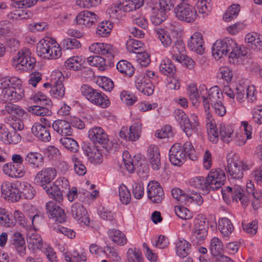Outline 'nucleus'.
<instances>
[{"label":"nucleus","mask_w":262,"mask_h":262,"mask_svg":"<svg viewBox=\"0 0 262 262\" xmlns=\"http://www.w3.org/2000/svg\"><path fill=\"white\" fill-rule=\"evenodd\" d=\"M204 44L202 35L199 32H195L188 41L187 46L192 51L202 55L204 52Z\"/></svg>","instance_id":"nucleus-23"},{"label":"nucleus","mask_w":262,"mask_h":262,"mask_svg":"<svg viewBox=\"0 0 262 262\" xmlns=\"http://www.w3.org/2000/svg\"><path fill=\"white\" fill-rule=\"evenodd\" d=\"M25 161L33 168L39 169L42 167L44 159L42 155L37 152H29L25 158Z\"/></svg>","instance_id":"nucleus-29"},{"label":"nucleus","mask_w":262,"mask_h":262,"mask_svg":"<svg viewBox=\"0 0 262 262\" xmlns=\"http://www.w3.org/2000/svg\"><path fill=\"white\" fill-rule=\"evenodd\" d=\"M21 81L17 77H5L0 80L1 85L9 88H20Z\"/></svg>","instance_id":"nucleus-59"},{"label":"nucleus","mask_w":262,"mask_h":262,"mask_svg":"<svg viewBox=\"0 0 262 262\" xmlns=\"http://www.w3.org/2000/svg\"><path fill=\"white\" fill-rule=\"evenodd\" d=\"M239 11L240 6L239 5H232L228 8L226 13L224 14L223 19L226 21H231L232 19L237 17Z\"/></svg>","instance_id":"nucleus-57"},{"label":"nucleus","mask_w":262,"mask_h":262,"mask_svg":"<svg viewBox=\"0 0 262 262\" xmlns=\"http://www.w3.org/2000/svg\"><path fill=\"white\" fill-rule=\"evenodd\" d=\"M147 193L148 199L154 203H161L164 198L163 188L156 181H151L148 183Z\"/></svg>","instance_id":"nucleus-14"},{"label":"nucleus","mask_w":262,"mask_h":262,"mask_svg":"<svg viewBox=\"0 0 262 262\" xmlns=\"http://www.w3.org/2000/svg\"><path fill=\"white\" fill-rule=\"evenodd\" d=\"M218 229L224 238L229 237L234 231V226L227 217H222L218 222Z\"/></svg>","instance_id":"nucleus-34"},{"label":"nucleus","mask_w":262,"mask_h":262,"mask_svg":"<svg viewBox=\"0 0 262 262\" xmlns=\"http://www.w3.org/2000/svg\"><path fill=\"white\" fill-rule=\"evenodd\" d=\"M85 62V58L82 57L76 56L69 58L65 61V66L70 69L74 71L80 70Z\"/></svg>","instance_id":"nucleus-40"},{"label":"nucleus","mask_w":262,"mask_h":262,"mask_svg":"<svg viewBox=\"0 0 262 262\" xmlns=\"http://www.w3.org/2000/svg\"><path fill=\"white\" fill-rule=\"evenodd\" d=\"M52 127L56 132L62 136H72L73 129L69 122L57 120L53 123Z\"/></svg>","instance_id":"nucleus-28"},{"label":"nucleus","mask_w":262,"mask_h":262,"mask_svg":"<svg viewBox=\"0 0 262 262\" xmlns=\"http://www.w3.org/2000/svg\"><path fill=\"white\" fill-rule=\"evenodd\" d=\"M113 25L110 21H103L98 25L96 33L98 36L104 37L110 34Z\"/></svg>","instance_id":"nucleus-54"},{"label":"nucleus","mask_w":262,"mask_h":262,"mask_svg":"<svg viewBox=\"0 0 262 262\" xmlns=\"http://www.w3.org/2000/svg\"><path fill=\"white\" fill-rule=\"evenodd\" d=\"M229 62L233 64L238 63L242 59V58L247 54L246 51L243 50L242 48L238 46L236 42L235 46L232 48L230 51L228 53Z\"/></svg>","instance_id":"nucleus-36"},{"label":"nucleus","mask_w":262,"mask_h":262,"mask_svg":"<svg viewBox=\"0 0 262 262\" xmlns=\"http://www.w3.org/2000/svg\"><path fill=\"white\" fill-rule=\"evenodd\" d=\"M191 245L186 240L179 238L176 242V251L177 254L181 257H186L190 252Z\"/></svg>","instance_id":"nucleus-38"},{"label":"nucleus","mask_w":262,"mask_h":262,"mask_svg":"<svg viewBox=\"0 0 262 262\" xmlns=\"http://www.w3.org/2000/svg\"><path fill=\"white\" fill-rule=\"evenodd\" d=\"M226 190L227 192L229 193V195H231L233 201L236 202L240 201L241 204L244 206L247 205L249 199L248 197L245 194L244 190L240 185H234L233 188L228 186L226 188Z\"/></svg>","instance_id":"nucleus-24"},{"label":"nucleus","mask_w":262,"mask_h":262,"mask_svg":"<svg viewBox=\"0 0 262 262\" xmlns=\"http://www.w3.org/2000/svg\"><path fill=\"white\" fill-rule=\"evenodd\" d=\"M54 39L50 37H45L41 39L36 46V53L39 57L46 59L49 55L48 53L52 46Z\"/></svg>","instance_id":"nucleus-30"},{"label":"nucleus","mask_w":262,"mask_h":262,"mask_svg":"<svg viewBox=\"0 0 262 262\" xmlns=\"http://www.w3.org/2000/svg\"><path fill=\"white\" fill-rule=\"evenodd\" d=\"M191 239L194 244L201 245L205 241L207 234L208 226L202 215H199L194 219Z\"/></svg>","instance_id":"nucleus-7"},{"label":"nucleus","mask_w":262,"mask_h":262,"mask_svg":"<svg viewBox=\"0 0 262 262\" xmlns=\"http://www.w3.org/2000/svg\"><path fill=\"white\" fill-rule=\"evenodd\" d=\"M137 89L143 94L147 96L152 95L154 91V85L151 80L145 76H140L135 80Z\"/></svg>","instance_id":"nucleus-21"},{"label":"nucleus","mask_w":262,"mask_h":262,"mask_svg":"<svg viewBox=\"0 0 262 262\" xmlns=\"http://www.w3.org/2000/svg\"><path fill=\"white\" fill-rule=\"evenodd\" d=\"M1 139L5 144H15L20 141L21 137L19 133L15 131L10 133L6 130L2 133Z\"/></svg>","instance_id":"nucleus-43"},{"label":"nucleus","mask_w":262,"mask_h":262,"mask_svg":"<svg viewBox=\"0 0 262 262\" xmlns=\"http://www.w3.org/2000/svg\"><path fill=\"white\" fill-rule=\"evenodd\" d=\"M211 0H199L198 2L197 7L199 14L202 15L203 17L207 16L212 9Z\"/></svg>","instance_id":"nucleus-55"},{"label":"nucleus","mask_w":262,"mask_h":262,"mask_svg":"<svg viewBox=\"0 0 262 262\" xmlns=\"http://www.w3.org/2000/svg\"><path fill=\"white\" fill-rule=\"evenodd\" d=\"M47 194L49 197L55 201L60 203L63 200V194L60 188L56 186L54 183L52 185H48L46 189Z\"/></svg>","instance_id":"nucleus-42"},{"label":"nucleus","mask_w":262,"mask_h":262,"mask_svg":"<svg viewBox=\"0 0 262 262\" xmlns=\"http://www.w3.org/2000/svg\"><path fill=\"white\" fill-rule=\"evenodd\" d=\"M122 1L118 4L112 5L108 9V12L112 18L119 19L121 18L124 12H127L122 7Z\"/></svg>","instance_id":"nucleus-53"},{"label":"nucleus","mask_w":262,"mask_h":262,"mask_svg":"<svg viewBox=\"0 0 262 262\" xmlns=\"http://www.w3.org/2000/svg\"><path fill=\"white\" fill-rule=\"evenodd\" d=\"M226 181L224 171L220 169H212L206 178L195 177L189 180V184L195 188L202 190L208 193L210 190H215L221 188Z\"/></svg>","instance_id":"nucleus-1"},{"label":"nucleus","mask_w":262,"mask_h":262,"mask_svg":"<svg viewBox=\"0 0 262 262\" xmlns=\"http://www.w3.org/2000/svg\"><path fill=\"white\" fill-rule=\"evenodd\" d=\"M167 14L160 10L159 7L154 8L150 16V21L155 25H159L166 20Z\"/></svg>","instance_id":"nucleus-50"},{"label":"nucleus","mask_w":262,"mask_h":262,"mask_svg":"<svg viewBox=\"0 0 262 262\" xmlns=\"http://www.w3.org/2000/svg\"><path fill=\"white\" fill-rule=\"evenodd\" d=\"M2 90L0 95V101L4 102H16L20 100L24 96V90L21 88H9L1 85Z\"/></svg>","instance_id":"nucleus-11"},{"label":"nucleus","mask_w":262,"mask_h":262,"mask_svg":"<svg viewBox=\"0 0 262 262\" xmlns=\"http://www.w3.org/2000/svg\"><path fill=\"white\" fill-rule=\"evenodd\" d=\"M2 194L4 198L11 202H17L21 197L19 190L15 184L5 182L1 186Z\"/></svg>","instance_id":"nucleus-15"},{"label":"nucleus","mask_w":262,"mask_h":262,"mask_svg":"<svg viewBox=\"0 0 262 262\" xmlns=\"http://www.w3.org/2000/svg\"><path fill=\"white\" fill-rule=\"evenodd\" d=\"M203 200L202 196L198 193L192 191L185 193V200L183 203L185 205L196 204L200 206L202 204Z\"/></svg>","instance_id":"nucleus-48"},{"label":"nucleus","mask_w":262,"mask_h":262,"mask_svg":"<svg viewBox=\"0 0 262 262\" xmlns=\"http://www.w3.org/2000/svg\"><path fill=\"white\" fill-rule=\"evenodd\" d=\"M71 214L77 221L83 223L85 225H88L90 223L88 212L80 203L76 202L72 205Z\"/></svg>","instance_id":"nucleus-25"},{"label":"nucleus","mask_w":262,"mask_h":262,"mask_svg":"<svg viewBox=\"0 0 262 262\" xmlns=\"http://www.w3.org/2000/svg\"><path fill=\"white\" fill-rule=\"evenodd\" d=\"M185 48L182 41H177L170 50L171 57L176 61L182 63L185 59Z\"/></svg>","instance_id":"nucleus-32"},{"label":"nucleus","mask_w":262,"mask_h":262,"mask_svg":"<svg viewBox=\"0 0 262 262\" xmlns=\"http://www.w3.org/2000/svg\"><path fill=\"white\" fill-rule=\"evenodd\" d=\"M187 157L192 161L197 158L195 149L190 141H186L183 146L180 143H175L169 150V159L174 165L180 166Z\"/></svg>","instance_id":"nucleus-2"},{"label":"nucleus","mask_w":262,"mask_h":262,"mask_svg":"<svg viewBox=\"0 0 262 262\" xmlns=\"http://www.w3.org/2000/svg\"><path fill=\"white\" fill-rule=\"evenodd\" d=\"M242 226L243 230L250 236L255 235L258 229V221L256 220H253L249 223L242 222Z\"/></svg>","instance_id":"nucleus-58"},{"label":"nucleus","mask_w":262,"mask_h":262,"mask_svg":"<svg viewBox=\"0 0 262 262\" xmlns=\"http://www.w3.org/2000/svg\"><path fill=\"white\" fill-rule=\"evenodd\" d=\"M159 70L165 75H173L176 71V68L170 59L165 58L161 61Z\"/></svg>","instance_id":"nucleus-41"},{"label":"nucleus","mask_w":262,"mask_h":262,"mask_svg":"<svg viewBox=\"0 0 262 262\" xmlns=\"http://www.w3.org/2000/svg\"><path fill=\"white\" fill-rule=\"evenodd\" d=\"M155 32L163 47L167 48L171 46L174 37H172L168 32L163 29H157L155 30Z\"/></svg>","instance_id":"nucleus-37"},{"label":"nucleus","mask_w":262,"mask_h":262,"mask_svg":"<svg viewBox=\"0 0 262 262\" xmlns=\"http://www.w3.org/2000/svg\"><path fill=\"white\" fill-rule=\"evenodd\" d=\"M208 98L215 114L221 117L224 116L226 110L223 103V94L218 86H215L209 89Z\"/></svg>","instance_id":"nucleus-9"},{"label":"nucleus","mask_w":262,"mask_h":262,"mask_svg":"<svg viewBox=\"0 0 262 262\" xmlns=\"http://www.w3.org/2000/svg\"><path fill=\"white\" fill-rule=\"evenodd\" d=\"M98 17L94 12L84 10L79 12L76 16L75 21L77 25L81 27H90L95 25L98 21Z\"/></svg>","instance_id":"nucleus-18"},{"label":"nucleus","mask_w":262,"mask_h":262,"mask_svg":"<svg viewBox=\"0 0 262 262\" xmlns=\"http://www.w3.org/2000/svg\"><path fill=\"white\" fill-rule=\"evenodd\" d=\"M141 123L137 121L132 124L128 129L127 127L123 126L121 128L119 135L123 139L130 141H136L139 139L141 133Z\"/></svg>","instance_id":"nucleus-16"},{"label":"nucleus","mask_w":262,"mask_h":262,"mask_svg":"<svg viewBox=\"0 0 262 262\" xmlns=\"http://www.w3.org/2000/svg\"><path fill=\"white\" fill-rule=\"evenodd\" d=\"M227 163L226 170L233 179H242L244 176V171L249 169L248 165L245 162L239 160L238 157L233 154L227 155Z\"/></svg>","instance_id":"nucleus-6"},{"label":"nucleus","mask_w":262,"mask_h":262,"mask_svg":"<svg viewBox=\"0 0 262 262\" xmlns=\"http://www.w3.org/2000/svg\"><path fill=\"white\" fill-rule=\"evenodd\" d=\"M0 226L7 227L14 226L12 214L3 208H0Z\"/></svg>","instance_id":"nucleus-47"},{"label":"nucleus","mask_w":262,"mask_h":262,"mask_svg":"<svg viewBox=\"0 0 262 262\" xmlns=\"http://www.w3.org/2000/svg\"><path fill=\"white\" fill-rule=\"evenodd\" d=\"M206 127L209 140L213 143H216L219 140V133L215 121L208 119L206 123Z\"/></svg>","instance_id":"nucleus-39"},{"label":"nucleus","mask_w":262,"mask_h":262,"mask_svg":"<svg viewBox=\"0 0 262 262\" xmlns=\"http://www.w3.org/2000/svg\"><path fill=\"white\" fill-rule=\"evenodd\" d=\"M127 262H143L141 251L137 248H129L126 253Z\"/></svg>","instance_id":"nucleus-56"},{"label":"nucleus","mask_w":262,"mask_h":262,"mask_svg":"<svg viewBox=\"0 0 262 262\" xmlns=\"http://www.w3.org/2000/svg\"><path fill=\"white\" fill-rule=\"evenodd\" d=\"M187 94L193 106L197 107L200 103L201 99L199 91L194 84H190L187 87Z\"/></svg>","instance_id":"nucleus-49"},{"label":"nucleus","mask_w":262,"mask_h":262,"mask_svg":"<svg viewBox=\"0 0 262 262\" xmlns=\"http://www.w3.org/2000/svg\"><path fill=\"white\" fill-rule=\"evenodd\" d=\"M82 149L89 161L94 164H99L102 162V155L99 149L94 145L84 144Z\"/></svg>","instance_id":"nucleus-22"},{"label":"nucleus","mask_w":262,"mask_h":262,"mask_svg":"<svg viewBox=\"0 0 262 262\" xmlns=\"http://www.w3.org/2000/svg\"><path fill=\"white\" fill-rule=\"evenodd\" d=\"M183 2L177 5L174 9L176 18L180 21L187 23H193L197 18L198 13L192 5Z\"/></svg>","instance_id":"nucleus-8"},{"label":"nucleus","mask_w":262,"mask_h":262,"mask_svg":"<svg viewBox=\"0 0 262 262\" xmlns=\"http://www.w3.org/2000/svg\"><path fill=\"white\" fill-rule=\"evenodd\" d=\"M209 250L213 256L221 254L223 251V244L221 239L217 237H212L210 241Z\"/></svg>","instance_id":"nucleus-46"},{"label":"nucleus","mask_w":262,"mask_h":262,"mask_svg":"<svg viewBox=\"0 0 262 262\" xmlns=\"http://www.w3.org/2000/svg\"><path fill=\"white\" fill-rule=\"evenodd\" d=\"M48 216L55 221L62 223L66 221V215L64 210L53 201L48 202L46 205Z\"/></svg>","instance_id":"nucleus-19"},{"label":"nucleus","mask_w":262,"mask_h":262,"mask_svg":"<svg viewBox=\"0 0 262 262\" xmlns=\"http://www.w3.org/2000/svg\"><path fill=\"white\" fill-rule=\"evenodd\" d=\"M222 44L221 40H217L212 47V54L215 58H221L224 55H227L228 52L224 46H217V44Z\"/></svg>","instance_id":"nucleus-62"},{"label":"nucleus","mask_w":262,"mask_h":262,"mask_svg":"<svg viewBox=\"0 0 262 262\" xmlns=\"http://www.w3.org/2000/svg\"><path fill=\"white\" fill-rule=\"evenodd\" d=\"M41 216L38 214L28 217L25 219L24 215L19 211L15 210L12 214V219L14 220V226L16 222H17L21 226L26 228L33 227L35 228V224L39 222Z\"/></svg>","instance_id":"nucleus-17"},{"label":"nucleus","mask_w":262,"mask_h":262,"mask_svg":"<svg viewBox=\"0 0 262 262\" xmlns=\"http://www.w3.org/2000/svg\"><path fill=\"white\" fill-rule=\"evenodd\" d=\"M147 158L154 170H158L161 166V156L159 147L155 145H150L147 150Z\"/></svg>","instance_id":"nucleus-20"},{"label":"nucleus","mask_w":262,"mask_h":262,"mask_svg":"<svg viewBox=\"0 0 262 262\" xmlns=\"http://www.w3.org/2000/svg\"><path fill=\"white\" fill-rule=\"evenodd\" d=\"M117 69L120 73L129 77L133 75L135 70L132 64L130 62L124 60H120L118 62L117 64Z\"/></svg>","instance_id":"nucleus-52"},{"label":"nucleus","mask_w":262,"mask_h":262,"mask_svg":"<svg viewBox=\"0 0 262 262\" xmlns=\"http://www.w3.org/2000/svg\"><path fill=\"white\" fill-rule=\"evenodd\" d=\"M3 170L6 174L11 178H21L25 174V170L23 169L21 167H18L12 163L4 164Z\"/></svg>","instance_id":"nucleus-33"},{"label":"nucleus","mask_w":262,"mask_h":262,"mask_svg":"<svg viewBox=\"0 0 262 262\" xmlns=\"http://www.w3.org/2000/svg\"><path fill=\"white\" fill-rule=\"evenodd\" d=\"M248 46L254 50H262V35L251 32L247 34L245 38Z\"/></svg>","instance_id":"nucleus-31"},{"label":"nucleus","mask_w":262,"mask_h":262,"mask_svg":"<svg viewBox=\"0 0 262 262\" xmlns=\"http://www.w3.org/2000/svg\"><path fill=\"white\" fill-rule=\"evenodd\" d=\"M51 94L57 98H62L65 94V88L61 81L56 80L53 82V85L50 90Z\"/></svg>","instance_id":"nucleus-51"},{"label":"nucleus","mask_w":262,"mask_h":262,"mask_svg":"<svg viewBox=\"0 0 262 262\" xmlns=\"http://www.w3.org/2000/svg\"><path fill=\"white\" fill-rule=\"evenodd\" d=\"M220 135L222 140L225 142H230L233 139V130L229 125L221 123L219 125Z\"/></svg>","instance_id":"nucleus-45"},{"label":"nucleus","mask_w":262,"mask_h":262,"mask_svg":"<svg viewBox=\"0 0 262 262\" xmlns=\"http://www.w3.org/2000/svg\"><path fill=\"white\" fill-rule=\"evenodd\" d=\"M175 117L183 131L188 137H191L194 133L199 132L200 127L198 117L195 114L191 116L193 122H190L188 116L182 110L175 111Z\"/></svg>","instance_id":"nucleus-5"},{"label":"nucleus","mask_w":262,"mask_h":262,"mask_svg":"<svg viewBox=\"0 0 262 262\" xmlns=\"http://www.w3.org/2000/svg\"><path fill=\"white\" fill-rule=\"evenodd\" d=\"M12 66L16 70L23 71L31 70L35 67L36 60L32 56L30 50L23 48L12 58Z\"/></svg>","instance_id":"nucleus-4"},{"label":"nucleus","mask_w":262,"mask_h":262,"mask_svg":"<svg viewBox=\"0 0 262 262\" xmlns=\"http://www.w3.org/2000/svg\"><path fill=\"white\" fill-rule=\"evenodd\" d=\"M106 59L98 55L92 56L87 58V62L89 64L93 67H97L99 69L103 70L105 66Z\"/></svg>","instance_id":"nucleus-61"},{"label":"nucleus","mask_w":262,"mask_h":262,"mask_svg":"<svg viewBox=\"0 0 262 262\" xmlns=\"http://www.w3.org/2000/svg\"><path fill=\"white\" fill-rule=\"evenodd\" d=\"M60 143L67 149L72 152H76L79 148L78 143L73 139L69 137H62Z\"/></svg>","instance_id":"nucleus-60"},{"label":"nucleus","mask_w":262,"mask_h":262,"mask_svg":"<svg viewBox=\"0 0 262 262\" xmlns=\"http://www.w3.org/2000/svg\"><path fill=\"white\" fill-rule=\"evenodd\" d=\"M89 50L94 54L105 56V59L109 61L114 58L116 53V49L112 45L102 42L92 43L89 47Z\"/></svg>","instance_id":"nucleus-10"},{"label":"nucleus","mask_w":262,"mask_h":262,"mask_svg":"<svg viewBox=\"0 0 262 262\" xmlns=\"http://www.w3.org/2000/svg\"><path fill=\"white\" fill-rule=\"evenodd\" d=\"M126 49L130 53L138 54L144 51V45L141 41L129 39L126 43Z\"/></svg>","instance_id":"nucleus-44"},{"label":"nucleus","mask_w":262,"mask_h":262,"mask_svg":"<svg viewBox=\"0 0 262 262\" xmlns=\"http://www.w3.org/2000/svg\"><path fill=\"white\" fill-rule=\"evenodd\" d=\"M36 224H35V229L33 227L27 229V241L28 247L30 250L35 253L40 250L42 247L43 241L40 235L36 233Z\"/></svg>","instance_id":"nucleus-13"},{"label":"nucleus","mask_w":262,"mask_h":262,"mask_svg":"<svg viewBox=\"0 0 262 262\" xmlns=\"http://www.w3.org/2000/svg\"><path fill=\"white\" fill-rule=\"evenodd\" d=\"M82 95L90 102L102 108L108 107L110 102L107 97L99 90L88 84H83L80 88Z\"/></svg>","instance_id":"nucleus-3"},{"label":"nucleus","mask_w":262,"mask_h":262,"mask_svg":"<svg viewBox=\"0 0 262 262\" xmlns=\"http://www.w3.org/2000/svg\"><path fill=\"white\" fill-rule=\"evenodd\" d=\"M49 128L40 123H35L32 127V132L41 141L49 142L51 138Z\"/></svg>","instance_id":"nucleus-27"},{"label":"nucleus","mask_w":262,"mask_h":262,"mask_svg":"<svg viewBox=\"0 0 262 262\" xmlns=\"http://www.w3.org/2000/svg\"><path fill=\"white\" fill-rule=\"evenodd\" d=\"M89 138L94 143L105 144L108 140V136L100 127H94L89 131Z\"/></svg>","instance_id":"nucleus-26"},{"label":"nucleus","mask_w":262,"mask_h":262,"mask_svg":"<svg viewBox=\"0 0 262 262\" xmlns=\"http://www.w3.org/2000/svg\"><path fill=\"white\" fill-rule=\"evenodd\" d=\"M105 252L112 262H121V257L116 248L107 246L105 248Z\"/></svg>","instance_id":"nucleus-64"},{"label":"nucleus","mask_w":262,"mask_h":262,"mask_svg":"<svg viewBox=\"0 0 262 262\" xmlns=\"http://www.w3.org/2000/svg\"><path fill=\"white\" fill-rule=\"evenodd\" d=\"M62 54L61 49L59 44L54 39L52 46H51L48 53L47 59H55L59 58Z\"/></svg>","instance_id":"nucleus-63"},{"label":"nucleus","mask_w":262,"mask_h":262,"mask_svg":"<svg viewBox=\"0 0 262 262\" xmlns=\"http://www.w3.org/2000/svg\"><path fill=\"white\" fill-rule=\"evenodd\" d=\"M56 175L57 172L54 168H45L36 173L35 180L43 189H46L48 185H50Z\"/></svg>","instance_id":"nucleus-12"},{"label":"nucleus","mask_w":262,"mask_h":262,"mask_svg":"<svg viewBox=\"0 0 262 262\" xmlns=\"http://www.w3.org/2000/svg\"><path fill=\"white\" fill-rule=\"evenodd\" d=\"M110 239L115 244L120 246L125 245L127 241L126 235L121 231L117 229H111L107 231Z\"/></svg>","instance_id":"nucleus-35"}]
</instances>
